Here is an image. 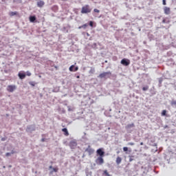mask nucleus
Instances as JSON below:
<instances>
[{
    "label": "nucleus",
    "instance_id": "obj_25",
    "mask_svg": "<svg viewBox=\"0 0 176 176\" xmlns=\"http://www.w3.org/2000/svg\"><path fill=\"white\" fill-rule=\"evenodd\" d=\"M26 75L28 76H31L32 74L30 72H26Z\"/></svg>",
    "mask_w": 176,
    "mask_h": 176
},
{
    "label": "nucleus",
    "instance_id": "obj_37",
    "mask_svg": "<svg viewBox=\"0 0 176 176\" xmlns=\"http://www.w3.org/2000/svg\"><path fill=\"white\" fill-rule=\"evenodd\" d=\"M55 69H58V67H57V66H55Z\"/></svg>",
    "mask_w": 176,
    "mask_h": 176
},
{
    "label": "nucleus",
    "instance_id": "obj_4",
    "mask_svg": "<svg viewBox=\"0 0 176 176\" xmlns=\"http://www.w3.org/2000/svg\"><path fill=\"white\" fill-rule=\"evenodd\" d=\"M8 92L9 93H13L14 90H16V85H8L6 88Z\"/></svg>",
    "mask_w": 176,
    "mask_h": 176
},
{
    "label": "nucleus",
    "instance_id": "obj_8",
    "mask_svg": "<svg viewBox=\"0 0 176 176\" xmlns=\"http://www.w3.org/2000/svg\"><path fill=\"white\" fill-rule=\"evenodd\" d=\"M37 6L38 8H43L45 6V1L42 0H38L37 1Z\"/></svg>",
    "mask_w": 176,
    "mask_h": 176
},
{
    "label": "nucleus",
    "instance_id": "obj_26",
    "mask_svg": "<svg viewBox=\"0 0 176 176\" xmlns=\"http://www.w3.org/2000/svg\"><path fill=\"white\" fill-rule=\"evenodd\" d=\"M171 104L176 105V100L172 101Z\"/></svg>",
    "mask_w": 176,
    "mask_h": 176
},
{
    "label": "nucleus",
    "instance_id": "obj_21",
    "mask_svg": "<svg viewBox=\"0 0 176 176\" xmlns=\"http://www.w3.org/2000/svg\"><path fill=\"white\" fill-rule=\"evenodd\" d=\"M52 173H57L58 171V168H52Z\"/></svg>",
    "mask_w": 176,
    "mask_h": 176
},
{
    "label": "nucleus",
    "instance_id": "obj_14",
    "mask_svg": "<svg viewBox=\"0 0 176 176\" xmlns=\"http://www.w3.org/2000/svg\"><path fill=\"white\" fill-rule=\"evenodd\" d=\"M35 20H36V17L35 16H30V21L31 23H34V21H35Z\"/></svg>",
    "mask_w": 176,
    "mask_h": 176
},
{
    "label": "nucleus",
    "instance_id": "obj_30",
    "mask_svg": "<svg viewBox=\"0 0 176 176\" xmlns=\"http://www.w3.org/2000/svg\"><path fill=\"white\" fill-rule=\"evenodd\" d=\"M128 145L133 146V145H134V143H133V142H129V143H128Z\"/></svg>",
    "mask_w": 176,
    "mask_h": 176
},
{
    "label": "nucleus",
    "instance_id": "obj_17",
    "mask_svg": "<svg viewBox=\"0 0 176 176\" xmlns=\"http://www.w3.org/2000/svg\"><path fill=\"white\" fill-rule=\"evenodd\" d=\"M148 90V85H146L145 87H142V91H147Z\"/></svg>",
    "mask_w": 176,
    "mask_h": 176
},
{
    "label": "nucleus",
    "instance_id": "obj_39",
    "mask_svg": "<svg viewBox=\"0 0 176 176\" xmlns=\"http://www.w3.org/2000/svg\"><path fill=\"white\" fill-rule=\"evenodd\" d=\"M119 153H120L119 151H118V152H117V154H119Z\"/></svg>",
    "mask_w": 176,
    "mask_h": 176
},
{
    "label": "nucleus",
    "instance_id": "obj_11",
    "mask_svg": "<svg viewBox=\"0 0 176 176\" xmlns=\"http://www.w3.org/2000/svg\"><path fill=\"white\" fill-rule=\"evenodd\" d=\"M62 131L64 133V135L65 136H69V131H68V129H67V128H63L62 129Z\"/></svg>",
    "mask_w": 176,
    "mask_h": 176
},
{
    "label": "nucleus",
    "instance_id": "obj_28",
    "mask_svg": "<svg viewBox=\"0 0 176 176\" xmlns=\"http://www.w3.org/2000/svg\"><path fill=\"white\" fill-rule=\"evenodd\" d=\"M78 69H79V67H76L74 68V72H77Z\"/></svg>",
    "mask_w": 176,
    "mask_h": 176
},
{
    "label": "nucleus",
    "instance_id": "obj_34",
    "mask_svg": "<svg viewBox=\"0 0 176 176\" xmlns=\"http://www.w3.org/2000/svg\"><path fill=\"white\" fill-rule=\"evenodd\" d=\"M1 140H2L3 142L6 140L5 138H2Z\"/></svg>",
    "mask_w": 176,
    "mask_h": 176
},
{
    "label": "nucleus",
    "instance_id": "obj_42",
    "mask_svg": "<svg viewBox=\"0 0 176 176\" xmlns=\"http://www.w3.org/2000/svg\"><path fill=\"white\" fill-rule=\"evenodd\" d=\"M89 23H92V21H89Z\"/></svg>",
    "mask_w": 176,
    "mask_h": 176
},
{
    "label": "nucleus",
    "instance_id": "obj_7",
    "mask_svg": "<svg viewBox=\"0 0 176 176\" xmlns=\"http://www.w3.org/2000/svg\"><path fill=\"white\" fill-rule=\"evenodd\" d=\"M69 146L72 149H74L77 146V143L76 141H71L69 143Z\"/></svg>",
    "mask_w": 176,
    "mask_h": 176
},
{
    "label": "nucleus",
    "instance_id": "obj_3",
    "mask_svg": "<svg viewBox=\"0 0 176 176\" xmlns=\"http://www.w3.org/2000/svg\"><path fill=\"white\" fill-rule=\"evenodd\" d=\"M96 155L99 156V157H104L105 156V152H104V149L102 148L97 149Z\"/></svg>",
    "mask_w": 176,
    "mask_h": 176
},
{
    "label": "nucleus",
    "instance_id": "obj_2",
    "mask_svg": "<svg viewBox=\"0 0 176 176\" xmlns=\"http://www.w3.org/2000/svg\"><path fill=\"white\" fill-rule=\"evenodd\" d=\"M111 75V73L110 72H103L99 75L98 78H110Z\"/></svg>",
    "mask_w": 176,
    "mask_h": 176
},
{
    "label": "nucleus",
    "instance_id": "obj_20",
    "mask_svg": "<svg viewBox=\"0 0 176 176\" xmlns=\"http://www.w3.org/2000/svg\"><path fill=\"white\" fill-rule=\"evenodd\" d=\"M123 151L124 152H128L129 151V148L127 146H124L123 147Z\"/></svg>",
    "mask_w": 176,
    "mask_h": 176
},
{
    "label": "nucleus",
    "instance_id": "obj_12",
    "mask_svg": "<svg viewBox=\"0 0 176 176\" xmlns=\"http://www.w3.org/2000/svg\"><path fill=\"white\" fill-rule=\"evenodd\" d=\"M9 16H10V17H13V16H19V12H9Z\"/></svg>",
    "mask_w": 176,
    "mask_h": 176
},
{
    "label": "nucleus",
    "instance_id": "obj_32",
    "mask_svg": "<svg viewBox=\"0 0 176 176\" xmlns=\"http://www.w3.org/2000/svg\"><path fill=\"white\" fill-rule=\"evenodd\" d=\"M163 5H166V0H163Z\"/></svg>",
    "mask_w": 176,
    "mask_h": 176
},
{
    "label": "nucleus",
    "instance_id": "obj_27",
    "mask_svg": "<svg viewBox=\"0 0 176 176\" xmlns=\"http://www.w3.org/2000/svg\"><path fill=\"white\" fill-rule=\"evenodd\" d=\"M96 13H99L100 10L98 9H94V10Z\"/></svg>",
    "mask_w": 176,
    "mask_h": 176
},
{
    "label": "nucleus",
    "instance_id": "obj_24",
    "mask_svg": "<svg viewBox=\"0 0 176 176\" xmlns=\"http://www.w3.org/2000/svg\"><path fill=\"white\" fill-rule=\"evenodd\" d=\"M86 151H87V152H89V153H93V150H92V149H90V148H87V149H86Z\"/></svg>",
    "mask_w": 176,
    "mask_h": 176
},
{
    "label": "nucleus",
    "instance_id": "obj_23",
    "mask_svg": "<svg viewBox=\"0 0 176 176\" xmlns=\"http://www.w3.org/2000/svg\"><path fill=\"white\" fill-rule=\"evenodd\" d=\"M29 85H32V87H35L36 83L34 82H30Z\"/></svg>",
    "mask_w": 176,
    "mask_h": 176
},
{
    "label": "nucleus",
    "instance_id": "obj_29",
    "mask_svg": "<svg viewBox=\"0 0 176 176\" xmlns=\"http://www.w3.org/2000/svg\"><path fill=\"white\" fill-rule=\"evenodd\" d=\"M10 155H11L10 153H6V157H9V156H10Z\"/></svg>",
    "mask_w": 176,
    "mask_h": 176
},
{
    "label": "nucleus",
    "instance_id": "obj_22",
    "mask_svg": "<svg viewBox=\"0 0 176 176\" xmlns=\"http://www.w3.org/2000/svg\"><path fill=\"white\" fill-rule=\"evenodd\" d=\"M166 110H163V111H162V116H164L166 115Z\"/></svg>",
    "mask_w": 176,
    "mask_h": 176
},
{
    "label": "nucleus",
    "instance_id": "obj_15",
    "mask_svg": "<svg viewBox=\"0 0 176 176\" xmlns=\"http://www.w3.org/2000/svg\"><path fill=\"white\" fill-rule=\"evenodd\" d=\"M134 126H135L134 124L132 123V124H129L126 125V129H131V128H133Z\"/></svg>",
    "mask_w": 176,
    "mask_h": 176
},
{
    "label": "nucleus",
    "instance_id": "obj_19",
    "mask_svg": "<svg viewBox=\"0 0 176 176\" xmlns=\"http://www.w3.org/2000/svg\"><path fill=\"white\" fill-rule=\"evenodd\" d=\"M74 65H71L69 67V72H74Z\"/></svg>",
    "mask_w": 176,
    "mask_h": 176
},
{
    "label": "nucleus",
    "instance_id": "obj_5",
    "mask_svg": "<svg viewBox=\"0 0 176 176\" xmlns=\"http://www.w3.org/2000/svg\"><path fill=\"white\" fill-rule=\"evenodd\" d=\"M104 157H98V158L96 160V164L99 166H102L104 164Z\"/></svg>",
    "mask_w": 176,
    "mask_h": 176
},
{
    "label": "nucleus",
    "instance_id": "obj_6",
    "mask_svg": "<svg viewBox=\"0 0 176 176\" xmlns=\"http://www.w3.org/2000/svg\"><path fill=\"white\" fill-rule=\"evenodd\" d=\"M120 63L123 65L124 66H129L130 65V60L126 58H123L121 61Z\"/></svg>",
    "mask_w": 176,
    "mask_h": 176
},
{
    "label": "nucleus",
    "instance_id": "obj_31",
    "mask_svg": "<svg viewBox=\"0 0 176 176\" xmlns=\"http://www.w3.org/2000/svg\"><path fill=\"white\" fill-rule=\"evenodd\" d=\"M94 25V23H89V25L90 27H93Z\"/></svg>",
    "mask_w": 176,
    "mask_h": 176
},
{
    "label": "nucleus",
    "instance_id": "obj_36",
    "mask_svg": "<svg viewBox=\"0 0 176 176\" xmlns=\"http://www.w3.org/2000/svg\"><path fill=\"white\" fill-rule=\"evenodd\" d=\"M140 145H141V146L144 145V143H143V142H141V143H140Z\"/></svg>",
    "mask_w": 176,
    "mask_h": 176
},
{
    "label": "nucleus",
    "instance_id": "obj_35",
    "mask_svg": "<svg viewBox=\"0 0 176 176\" xmlns=\"http://www.w3.org/2000/svg\"><path fill=\"white\" fill-rule=\"evenodd\" d=\"M49 168H50V169H52V168H53V167H52V166H50L49 167Z\"/></svg>",
    "mask_w": 176,
    "mask_h": 176
},
{
    "label": "nucleus",
    "instance_id": "obj_18",
    "mask_svg": "<svg viewBox=\"0 0 176 176\" xmlns=\"http://www.w3.org/2000/svg\"><path fill=\"white\" fill-rule=\"evenodd\" d=\"M134 156L133 155H129V162H132L134 159H133Z\"/></svg>",
    "mask_w": 176,
    "mask_h": 176
},
{
    "label": "nucleus",
    "instance_id": "obj_33",
    "mask_svg": "<svg viewBox=\"0 0 176 176\" xmlns=\"http://www.w3.org/2000/svg\"><path fill=\"white\" fill-rule=\"evenodd\" d=\"M41 142H45V138L41 139Z\"/></svg>",
    "mask_w": 176,
    "mask_h": 176
},
{
    "label": "nucleus",
    "instance_id": "obj_10",
    "mask_svg": "<svg viewBox=\"0 0 176 176\" xmlns=\"http://www.w3.org/2000/svg\"><path fill=\"white\" fill-rule=\"evenodd\" d=\"M122 159L121 157H120V156L117 157H116V164H117V165L120 164L122 163Z\"/></svg>",
    "mask_w": 176,
    "mask_h": 176
},
{
    "label": "nucleus",
    "instance_id": "obj_16",
    "mask_svg": "<svg viewBox=\"0 0 176 176\" xmlns=\"http://www.w3.org/2000/svg\"><path fill=\"white\" fill-rule=\"evenodd\" d=\"M103 175L105 176H111L109 173H108L107 170H104Z\"/></svg>",
    "mask_w": 176,
    "mask_h": 176
},
{
    "label": "nucleus",
    "instance_id": "obj_41",
    "mask_svg": "<svg viewBox=\"0 0 176 176\" xmlns=\"http://www.w3.org/2000/svg\"><path fill=\"white\" fill-rule=\"evenodd\" d=\"M87 35H88V36H89V34H88V33H87Z\"/></svg>",
    "mask_w": 176,
    "mask_h": 176
},
{
    "label": "nucleus",
    "instance_id": "obj_38",
    "mask_svg": "<svg viewBox=\"0 0 176 176\" xmlns=\"http://www.w3.org/2000/svg\"><path fill=\"white\" fill-rule=\"evenodd\" d=\"M76 78H80V76H77Z\"/></svg>",
    "mask_w": 176,
    "mask_h": 176
},
{
    "label": "nucleus",
    "instance_id": "obj_13",
    "mask_svg": "<svg viewBox=\"0 0 176 176\" xmlns=\"http://www.w3.org/2000/svg\"><path fill=\"white\" fill-rule=\"evenodd\" d=\"M18 76L21 80H23L25 78V74L24 73H19Z\"/></svg>",
    "mask_w": 176,
    "mask_h": 176
},
{
    "label": "nucleus",
    "instance_id": "obj_40",
    "mask_svg": "<svg viewBox=\"0 0 176 176\" xmlns=\"http://www.w3.org/2000/svg\"><path fill=\"white\" fill-rule=\"evenodd\" d=\"M62 1H67V0H62Z\"/></svg>",
    "mask_w": 176,
    "mask_h": 176
},
{
    "label": "nucleus",
    "instance_id": "obj_9",
    "mask_svg": "<svg viewBox=\"0 0 176 176\" xmlns=\"http://www.w3.org/2000/svg\"><path fill=\"white\" fill-rule=\"evenodd\" d=\"M164 11L165 14H170V8L168 7H164Z\"/></svg>",
    "mask_w": 176,
    "mask_h": 176
},
{
    "label": "nucleus",
    "instance_id": "obj_1",
    "mask_svg": "<svg viewBox=\"0 0 176 176\" xmlns=\"http://www.w3.org/2000/svg\"><path fill=\"white\" fill-rule=\"evenodd\" d=\"M90 12H91V10L89 6L86 5V6H84L82 8L81 13H82V14H87V13H90Z\"/></svg>",
    "mask_w": 176,
    "mask_h": 176
}]
</instances>
